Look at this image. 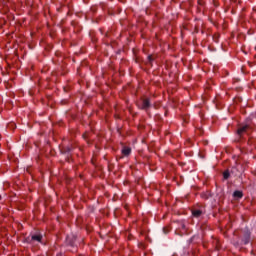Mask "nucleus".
Returning <instances> with one entry per match:
<instances>
[{
	"label": "nucleus",
	"mask_w": 256,
	"mask_h": 256,
	"mask_svg": "<svg viewBox=\"0 0 256 256\" xmlns=\"http://www.w3.org/2000/svg\"><path fill=\"white\" fill-rule=\"evenodd\" d=\"M33 245H45V238H43V234L39 230H36L33 235Z\"/></svg>",
	"instance_id": "obj_1"
},
{
	"label": "nucleus",
	"mask_w": 256,
	"mask_h": 256,
	"mask_svg": "<svg viewBox=\"0 0 256 256\" xmlns=\"http://www.w3.org/2000/svg\"><path fill=\"white\" fill-rule=\"evenodd\" d=\"M149 107H151V102L149 101V99H143L141 109L147 110L149 109Z\"/></svg>",
	"instance_id": "obj_2"
},
{
	"label": "nucleus",
	"mask_w": 256,
	"mask_h": 256,
	"mask_svg": "<svg viewBox=\"0 0 256 256\" xmlns=\"http://www.w3.org/2000/svg\"><path fill=\"white\" fill-rule=\"evenodd\" d=\"M193 217L199 218L203 215V210L201 209H194L192 210Z\"/></svg>",
	"instance_id": "obj_3"
},
{
	"label": "nucleus",
	"mask_w": 256,
	"mask_h": 256,
	"mask_svg": "<svg viewBox=\"0 0 256 256\" xmlns=\"http://www.w3.org/2000/svg\"><path fill=\"white\" fill-rule=\"evenodd\" d=\"M122 154H124L125 157L131 155V148L127 147V146H124L123 149H122Z\"/></svg>",
	"instance_id": "obj_4"
},
{
	"label": "nucleus",
	"mask_w": 256,
	"mask_h": 256,
	"mask_svg": "<svg viewBox=\"0 0 256 256\" xmlns=\"http://www.w3.org/2000/svg\"><path fill=\"white\" fill-rule=\"evenodd\" d=\"M247 129H249V126L245 125V126H242L238 129V135L242 136L243 133H246L247 132Z\"/></svg>",
	"instance_id": "obj_5"
},
{
	"label": "nucleus",
	"mask_w": 256,
	"mask_h": 256,
	"mask_svg": "<svg viewBox=\"0 0 256 256\" xmlns=\"http://www.w3.org/2000/svg\"><path fill=\"white\" fill-rule=\"evenodd\" d=\"M233 197H235L236 199H241V197H243V192L237 190L233 193Z\"/></svg>",
	"instance_id": "obj_6"
},
{
	"label": "nucleus",
	"mask_w": 256,
	"mask_h": 256,
	"mask_svg": "<svg viewBox=\"0 0 256 256\" xmlns=\"http://www.w3.org/2000/svg\"><path fill=\"white\" fill-rule=\"evenodd\" d=\"M66 241L68 245H73L75 243V237L67 236Z\"/></svg>",
	"instance_id": "obj_7"
},
{
	"label": "nucleus",
	"mask_w": 256,
	"mask_h": 256,
	"mask_svg": "<svg viewBox=\"0 0 256 256\" xmlns=\"http://www.w3.org/2000/svg\"><path fill=\"white\" fill-rule=\"evenodd\" d=\"M181 229H182V231H181V234H180V235H185V233H186V231H187V228L185 227V224H182V225H181Z\"/></svg>",
	"instance_id": "obj_8"
},
{
	"label": "nucleus",
	"mask_w": 256,
	"mask_h": 256,
	"mask_svg": "<svg viewBox=\"0 0 256 256\" xmlns=\"http://www.w3.org/2000/svg\"><path fill=\"white\" fill-rule=\"evenodd\" d=\"M249 243V234H247L244 238V245H247Z\"/></svg>",
	"instance_id": "obj_9"
},
{
	"label": "nucleus",
	"mask_w": 256,
	"mask_h": 256,
	"mask_svg": "<svg viewBox=\"0 0 256 256\" xmlns=\"http://www.w3.org/2000/svg\"><path fill=\"white\" fill-rule=\"evenodd\" d=\"M223 177H224V179H229V171H225L223 173Z\"/></svg>",
	"instance_id": "obj_10"
},
{
	"label": "nucleus",
	"mask_w": 256,
	"mask_h": 256,
	"mask_svg": "<svg viewBox=\"0 0 256 256\" xmlns=\"http://www.w3.org/2000/svg\"><path fill=\"white\" fill-rule=\"evenodd\" d=\"M149 61H151V56H148Z\"/></svg>",
	"instance_id": "obj_11"
},
{
	"label": "nucleus",
	"mask_w": 256,
	"mask_h": 256,
	"mask_svg": "<svg viewBox=\"0 0 256 256\" xmlns=\"http://www.w3.org/2000/svg\"><path fill=\"white\" fill-rule=\"evenodd\" d=\"M27 172L30 173V172H29V168L27 169Z\"/></svg>",
	"instance_id": "obj_12"
},
{
	"label": "nucleus",
	"mask_w": 256,
	"mask_h": 256,
	"mask_svg": "<svg viewBox=\"0 0 256 256\" xmlns=\"http://www.w3.org/2000/svg\"><path fill=\"white\" fill-rule=\"evenodd\" d=\"M164 233H167V231H165V229H164Z\"/></svg>",
	"instance_id": "obj_13"
}]
</instances>
